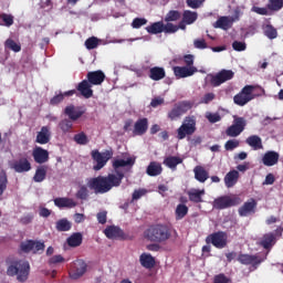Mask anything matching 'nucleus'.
<instances>
[{"mask_svg":"<svg viewBox=\"0 0 283 283\" xmlns=\"http://www.w3.org/2000/svg\"><path fill=\"white\" fill-rule=\"evenodd\" d=\"M118 177L114 174H108L107 176H97L91 178L87 182V187L94 191V193H107L114 189V187H120L123 178H125L124 172H117Z\"/></svg>","mask_w":283,"mask_h":283,"instance_id":"f257e3e1","label":"nucleus"},{"mask_svg":"<svg viewBox=\"0 0 283 283\" xmlns=\"http://www.w3.org/2000/svg\"><path fill=\"white\" fill-rule=\"evenodd\" d=\"M7 275L9 277H17L18 282H28L30 277V262L21 259L8 258L6 260Z\"/></svg>","mask_w":283,"mask_h":283,"instance_id":"f03ea898","label":"nucleus"},{"mask_svg":"<svg viewBox=\"0 0 283 283\" xmlns=\"http://www.w3.org/2000/svg\"><path fill=\"white\" fill-rule=\"evenodd\" d=\"M171 238V229L167 224H155L150 226L145 231V239L150 242H167Z\"/></svg>","mask_w":283,"mask_h":283,"instance_id":"7ed1b4c3","label":"nucleus"},{"mask_svg":"<svg viewBox=\"0 0 283 283\" xmlns=\"http://www.w3.org/2000/svg\"><path fill=\"white\" fill-rule=\"evenodd\" d=\"M238 205H242V199L240 197L221 196L213 200L212 207L213 209L222 211V209H230V207H238Z\"/></svg>","mask_w":283,"mask_h":283,"instance_id":"20e7f679","label":"nucleus"},{"mask_svg":"<svg viewBox=\"0 0 283 283\" xmlns=\"http://www.w3.org/2000/svg\"><path fill=\"white\" fill-rule=\"evenodd\" d=\"M21 253H33L34 255L43 253L45 251V243L36 240H25L20 243Z\"/></svg>","mask_w":283,"mask_h":283,"instance_id":"39448f33","label":"nucleus"},{"mask_svg":"<svg viewBox=\"0 0 283 283\" xmlns=\"http://www.w3.org/2000/svg\"><path fill=\"white\" fill-rule=\"evenodd\" d=\"M193 134H196V118L191 116L185 117L184 123L177 129L178 140H184V138L193 136Z\"/></svg>","mask_w":283,"mask_h":283,"instance_id":"423d86ee","label":"nucleus"},{"mask_svg":"<svg viewBox=\"0 0 283 283\" xmlns=\"http://www.w3.org/2000/svg\"><path fill=\"white\" fill-rule=\"evenodd\" d=\"M92 159L96 165L93 167L94 171H101L109 160H112V157L114 156V151L112 150H105L104 153L98 151L97 149L91 151Z\"/></svg>","mask_w":283,"mask_h":283,"instance_id":"0eeeda50","label":"nucleus"},{"mask_svg":"<svg viewBox=\"0 0 283 283\" xmlns=\"http://www.w3.org/2000/svg\"><path fill=\"white\" fill-rule=\"evenodd\" d=\"M253 92H255V86L252 85H245L240 93L234 95L233 102L235 105H239V107H244L247 103H251L253 98H255V95H253Z\"/></svg>","mask_w":283,"mask_h":283,"instance_id":"6e6552de","label":"nucleus"},{"mask_svg":"<svg viewBox=\"0 0 283 283\" xmlns=\"http://www.w3.org/2000/svg\"><path fill=\"white\" fill-rule=\"evenodd\" d=\"M206 243L212 244L216 249H226L229 244V235L224 231H217L206 238Z\"/></svg>","mask_w":283,"mask_h":283,"instance_id":"1a4fd4ad","label":"nucleus"},{"mask_svg":"<svg viewBox=\"0 0 283 283\" xmlns=\"http://www.w3.org/2000/svg\"><path fill=\"white\" fill-rule=\"evenodd\" d=\"M247 127V119L244 117H239L233 115V124L226 129V135L230 138H238Z\"/></svg>","mask_w":283,"mask_h":283,"instance_id":"9d476101","label":"nucleus"},{"mask_svg":"<svg viewBox=\"0 0 283 283\" xmlns=\"http://www.w3.org/2000/svg\"><path fill=\"white\" fill-rule=\"evenodd\" d=\"M233 76H235V73H233V71L223 69L214 75L209 74L208 78L212 87H220L222 83H227V81H231Z\"/></svg>","mask_w":283,"mask_h":283,"instance_id":"9b49d317","label":"nucleus"},{"mask_svg":"<svg viewBox=\"0 0 283 283\" xmlns=\"http://www.w3.org/2000/svg\"><path fill=\"white\" fill-rule=\"evenodd\" d=\"M193 107V103L189 101H182L174 105L170 112H168L169 120H178L180 116L187 114L189 109Z\"/></svg>","mask_w":283,"mask_h":283,"instance_id":"f8f14e48","label":"nucleus"},{"mask_svg":"<svg viewBox=\"0 0 283 283\" xmlns=\"http://www.w3.org/2000/svg\"><path fill=\"white\" fill-rule=\"evenodd\" d=\"M85 273H87V263L85 261L77 259L71 263V269L69 272L71 280H81Z\"/></svg>","mask_w":283,"mask_h":283,"instance_id":"ddd939ff","label":"nucleus"},{"mask_svg":"<svg viewBox=\"0 0 283 283\" xmlns=\"http://www.w3.org/2000/svg\"><path fill=\"white\" fill-rule=\"evenodd\" d=\"M10 168L14 170L15 174H25L32 169V164L28 159V157L20 158L14 160Z\"/></svg>","mask_w":283,"mask_h":283,"instance_id":"4468645a","label":"nucleus"},{"mask_svg":"<svg viewBox=\"0 0 283 283\" xmlns=\"http://www.w3.org/2000/svg\"><path fill=\"white\" fill-rule=\"evenodd\" d=\"M85 114V108L82 106H74L73 104L64 108V115L69 117V120L76 122Z\"/></svg>","mask_w":283,"mask_h":283,"instance_id":"2eb2a0df","label":"nucleus"},{"mask_svg":"<svg viewBox=\"0 0 283 283\" xmlns=\"http://www.w3.org/2000/svg\"><path fill=\"white\" fill-rule=\"evenodd\" d=\"M238 262L240 264H244L245 266H253V269H258L260 264H262V259L259 255H251V254H239Z\"/></svg>","mask_w":283,"mask_h":283,"instance_id":"dca6fc26","label":"nucleus"},{"mask_svg":"<svg viewBox=\"0 0 283 283\" xmlns=\"http://www.w3.org/2000/svg\"><path fill=\"white\" fill-rule=\"evenodd\" d=\"M255 209H258V201L251 198L247 202L243 203L238 210V213L241 218H247V216H251V213H255Z\"/></svg>","mask_w":283,"mask_h":283,"instance_id":"f3484780","label":"nucleus"},{"mask_svg":"<svg viewBox=\"0 0 283 283\" xmlns=\"http://www.w3.org/2000/svg\"><path fill=\"white\" fill-rule=\"evenodd\" d=\"M32 156H33L34 163H36L38 165H45V163L50 160V151H48L46 149L40 146H36L33 149Z\"/></svg>","mask_w":283,"mask_h":283,"instance_id":"a211bd4d","label":"nucleus"},{"mask_svg":"<svg viewBox=\"0 0 283 283\" xmlns=\"http://www.w3.org/2000/svg\"><path fill=\"white\" fill-rule=\"evenodd\" d=\"M104 234L108 240H124L125 239V232L123 229L116 226H108L104 230Z\"/></svg>","mask_w":283,"mask_h":283,"instance_id":"6ab92c4d","label":"nucleus"},{"mask_svg":"<svg viewBox=\"0 0 283 283\" xmlns=\"http://www.w3.org/2000/svg\"><path fill=\"white\" fill-rule=\"evenodd\" d=\"M174 74L177 78H187L189 76H193L196 72H198V67L196 66H174Z\"/></svg>","mask_w":283,"mask_h":283,"instance_id":"aec40b11","label":"nucleus"},{"mask_svg":"<svg viewBox=\"0 0 283 283\" xmlns=\"http://www.w3.org/2000/svg\"><path fill=\"white\" fill-rule=\"evenodd\" d=\"M233 23H235V19L233 17L222 15L213 23V28L224 30L227 32V30H231V28H233Z\"/></svg>","mask_w":283,"mask_h":283,"instance_id":"412c9836","label":"nucleus"},{"mask_svg":"<svg viewBox=\"0 0 283 283\" xmlns=\"http://www.w3.org/2000/svg\"><path fill=\"white\" fill-rule=\"evenodd\" d=\"M147 129H149V119H147V117H143L136 120L133 134L135 136H145V134H147Z\"/></svg>","mask_w":283,"mask_h":283,"instance_id":"4be33fe9","label":"nucleus"},{"mask_svg":"<svg viewBox=\"0 0 283 283\" xmlns=\"http://www.w3.org/2000/svg\"><path fill=\"white\" fill-rule=\"evenodd\" d=\"M86 81L91 83V85H103L105 82V73L101 70L91 71L86 74Z\"/></svg>","mask_w":283,"mask_h":283,"instance_id":"5701e85b","label":"nucleus"},{"mask_svg":"<svg viewBox=\"0 0 283 283\" xmlns=\"http://www.w3.org/2000/svg\"><path fill=\"white\" fill-rule=\"evenodd\" d=\"M92 86L93 85H91L87 80H83L77 84L76 90L84 98H92V96H94V90H92Z\"/></svg>","mask_w":283,"mask_h":283,"instance_id":"b1692460","label":"nucleus"},{"mask_svg":"<svg viewBox=\"0 0 283 283\" xmlns=\"http://www.w3.org/2000/svg\"><path fill=\"white\" fill-rule=\"evenodd\" d=\"M136 165V159L128 157L125 159H115L113 160V169L115 170V176L118 177V174H123V171L118 170L120 167H134Z\"/></svg>","mask_w":283,"mask_h":283,"instance_id":"393cba45","label":"nucleus"},{"mask_svg":"<svg viewBox=\"0 0 283 283\" xmlns=\"http://www.w3.org/2000/svg\"><path fill=\"white\" fill-rule=\"evenodd\" d=\"M280 161V154L274 150H269L263 155L262 163L265 167H273Z\"/></svg>","mask_w":283,"mask_h":283,"instance_id":"a878e982","label":"nucleus"},{"mask_svg":"<svg viewBox=\"0 0 283 283\" xmlns=\"http://www.w3.org/2000/svg\"><path fill=\"white\" fill-rule=\"evenodd\" d=\"M51 137L52 133H50V127L42 126L41 130L36 134L35 143H38V145H48V143H50Z\"/></svg>","mask_w":283,"mask_h":283,"instance_id":"bb28decb","label":"nucleus"},{"mask_svg":"<svg viewBox=\"0 0 283 283\" xmlns=\"http://www.w3.org/2000/svg\"><path fill=\"white\" fill-rule=\"evenodd\" d=\"M205 189H190L187 192L188 199L190 202H193L195 205H200V202H205V200L202 199V197L205 196Z\"/></svg>","mask_w":283,"mask_h":283,"instance_id":"cd10ccee","label":"nucleus"},{"mask_svg":"<svg viewBox=\"0 0 283 283\" xmlns=\"http://www.w3.org/2000/svg\"><path fill=\"white\" fill-rule=\"evenodd\" d=\"M239 178H240V172H238V170L229 171L224 177L226 187L228 189H231V187H235V185H238Z\"/></svg>","mask_w":283,"mask_h":283,"instance_id":"c85d7f7f","label":"nucleus"},{"mask_svg":"<svg viewBox=\"0 0 283 283\" xmlns=\"http://www.w3.org/2000/svg\"><path fill=\"white\" fill-rule=\"evenodd\" d=\"M148 76L151 81H163V78L167 76V73L165 72L164 67L154 66L149 70Z\"/></svg>","mask_w":283,"mask_h":283,"instance_id":"c756f323","label":"nucleus"},{"mask_svg":"<svg viewBox=\"0 0 283 283\" xmlns=\"http://www.w3.org/2000/svg\"><path fill=\"white\" fill-rule=\"evenodd\" d=\"M74 94H76V90H71L64 93H60L50 99V105H53V106L60 105V103H63V101H65V97L74 96Z\"/></svg>","mask_w":283,"mask_h":283,"instance_id":"7c9ffc66","label":"nucleus"},{"mask_svg":"<svg viewBox=\"0 0 283 283\" xmlns=\"http://www.w3.org/2000/svg\"><path fill=\"white\" fill-rule=\"evenodd\" d=\"M139 262L144 269H154L156 266V259L151 254H140Z\"/></svg>","mask_w":283,"mask_h":283,"instance_id":"2f4dec72","label":"nucleus"},{"mask_svg":"<svg viewBox=\"0 0 283 283\" xmlns=\"http://www.w3.org/2000/svg\"><path fill=\"white\" fill-rule=\"evenodd\" d=\"M146 174L150 177L160 176V174H163V165L157 161H150L147 166Z\"/></svg>","mask_w":283,"mask_h":283,"instance_id":"473e14b6","label":"nucleus"},{"mask_svg":"<svg viewBox=\"0 0 283 283\" xmlns=\"http://www.w3.org/2000/svg\"><path fill=\"white\" fill-rule=\"evenodd\" d=\"M55 207H59L60 209H63L66 207V209H74L76 207V201L70 198H55L54 199Z\"/></svg>","mask_w":283,"mask_h":283,"instance_id":"72a5a7b5","label":"nucleus"},{"mask_svg":"<svg viewBox=\"0 0 283 283\" xmlns=\"http://www.w3.org/2000/svg\"><path fill=\"white\" fill-rule=\"evenodd\" d=\"M193 174L198 182H207V180H209V171L202 166H196L193 168Z\"/></svg>","mask_w":283,"mask_h":283,"instance_id":"f704fd0d","label":"nucleus"},{"mask_svg":"<svg viewBox=\"0 0 283 283\" xmlns=\"http://www.w3.org/2000/svg\"><path fill=\"white\" fill-rule=\"evenodd\" d=\"M247 145H249V147H252V149H254L255 151H258V149H262V138H260V136L258 135H251L245 139Z\"/></svg>","mask_w":283,"mask_h":283,"instance_id":"c9c22d12","label":"nucleus"},{"mask_svg":"<svg viewBox=\"0 0 283 283\" xmlns=\"http://www.w3.org/2000/svg\"><path fill=\"white\" fill-rule=\"evenodd\" d=\"M69 247L76 249V247H81L83 244V234L81 232H75L66 240Z\"/></svg>","mask_w":283,"mask_h":283,"instance_id":"e433bc0d","label":"nucleus"},{"mask_svg":"<svg viewBox=\"0 0 283 283\" xmlns=\"http://www.w3.org/2000/svg\"><path fill=\"white\" fill-rule=\"evenodd\" d=\"M260 244L263 249H271L275 244V234L273 232L265 233Z\"/></svg>","mask_w":283,"mask_h":283,"instance_id":"4c0bfd02","label":"nucleus"},{"mask_svg":"<svg viewBox=\"0 0 283 283\" xmlns=\"http://www.w3.org/2000/svg\"><path fill=\"white\" fill-rule=\"evenodd\" d=\"M182 20H184V23H186L187 25H191L196 23V21H198V12L186 10L182 13Z\"/></svg>","mask_w":283,"mask_h":283,"instance_id":"58836bf2","label":"nucleus"},{"mask_svg":"<svg viewBox=\"0 0 283 283\" xmlns=\"http://www.w3.org/2000/svg\"><path fill=\"white\" fill-rule=\"evenodd\" d=\"M187 213H189V207L185 203H179L175 209V219L177 221L182 220L186 218Z\"/></svg>","mask_w":283,"mask_h":283,"instance_id":"ea45409f","label":"nucleus"},{"mask_svg":"<svg viewBox=\"0 0 283 283\" xmlns=\"http://www.w3.org/2000/svg\"><path fill=\"white\" fill-rule=\"evenodd\" d=\"M146 31L148 32V34H163L164 22L163 21L154 22L150 25L146 27Z\"/></svg>","mask_w":283,"mask_h":283,"instance_id":"a19ab883","label":"nucleus"},{"mask_svg":"<svg viewBox=\"0 0 283 283\" xmlns=\"http://www.w3.org/2000/svg\"><path fill=\"white\" fill-rule=\"evenodd\" d=\"M4 50H11V52L19 53L21 52V43L9 38L4 41Z\"/></svg>","mask_w":283,"mask_h":283,"instance_id":"79ce46f5","label":"nucleus"},{"mask_svg":"<svg viewBox=\"0 0 283 283\" xmlns=\"http://www.w3.org/2000/svg\"><path fill=\"white\" fill-rule=\"evenodd\" d=\"M59 128L63 134H70V132H72V129L74 128V122L70 118H64L60 120Z\"/></svg>","mask_w":283,"mask_h":283,"instance_id":"37998d69","label":"nucleus"},{"mask_svg":"<svg viewBox=\"0 0 283 283\" xmlns=\"http://www.w3.org/2000/svg\"><path fill=\"white\" fill-rule=\"evenodd\" d=\"M48 176V167L46 166H40L35 170V175L33 176L34 182H43Z\"/></svg>","mask_w":283,"mask_h":283,"instance_id":"c03bdc74","label":"nucleus"},{"mask_svg":"<svg viewBox=\"0 0 283 283\" xmlns=\"http://www.w3.org/2000/svg\"><path fill=\"white\" fill-rule=\"evenodd\" d=\"M164 165H166V167H169V169H176L178 165H182V158L176 156L166 157L164 160Z\"/></svg>","mask_w":283,"mask_h":283,"instance_id":"a18cd8bd","label":"nucleus"},{"mask_svg":"<svg viewBox=\"0 0 283 283\" xmlns=\"http://www.w3.org/2000/svg\"><path fill=\"white\" fill-rule=\"evenodd\" d=\"M262 30H263L264 36H266L271 41H273V39H275L277 36V29H275V27H273V24H264L262 27Z\"/></svg>","mask_w":283,"mask_h":283,"instance_id":"49530a36","label":"nucleus"},{"mask_svg":"<svg viewBox=\"0 0 283 283\" xmlns=\"http://www.w3.org/2000/svg\"><path fill=\"white\" fill-rule=\"evenodd\" d=\"M55 229L60 232L70 231V229H72V222H70L67 219H60L55 223Z\"/></svg>","mask_w":283,"mask_h":283,"instance_id":"de8ad7c7","label":"nucleus"},{"mask_svg":"<svg viewBox=\"0 0 283 283\" xmlns=\"http://www.w3.org/2000/svg\"><path fill=\"white\" fill-rule=\"evenodd\" d=\"M266 8L271 12H280L283 8V0H268Z\"/></svg>","mask_w":283,"mask_h":283,"instance_id":"09e8293b","label":"nucleus"},{"mask_svg":"<svg viewBox=\"0 0 283 283\" xmlns=\"http://www.w3.org/2000/svg\"><path fill=\"white\" fill-rule=\"evenodd\" d=\"M181 18H182V13H180V11H178V10H170L166 14L165 21H166V23H171L174 21H180Z\"/></svg>","mask_w":283,"mask_h":283,"instance_id":"8fccbe9b","label":"nucleus"},{"mask_svg":"<svg viewBox=\"0 0 283 283\" xmlns=\"http://www.w3.org/2000/svg\"><path fill=\"white\" fill-rule=\"evenodd\" d=\"M73 139L77 145H87V143H90V138H87V135L83 132L75 134Z\"/></svg>","mask_w":283,"mask_h":283,"instance_id":"3c124183","label":"nucleus"},{"mask_svg":"<svg viewBox=\"0 0 283 283\" xmlns=\"http://www.w3.org/2000/svg\"><path fill=\"white\" fill-rule=\"evenodd\" d=\"M8 189V175L6 171H0V196Z\"/></svg>","mask_w":283,"mask_h":283,"instance_id":"603ef678","label":"nucleus"},{"mask_svg":"<svg viewBox=\"0 0 283 283\" xmlns=\"http://www.w3.org/2000/svg\"><path fill=\"white\" fill-rule=\"evenodd\" d=\"M75 196L78 200H87V198H90L87 186H81Z\"/></svg>","mask_w":283,"mask_h":283,"instance_id":"864d4df0","label":"nucleus"},{"mask_svg":"<svg viewBox=\"0 0 283 283\" xmlns=\"http://www.w3.org/2000/svg\"><path fill=\"white\" fill-rule=\"evenodd\" d=\"M86 50H96L98 48V38L91 36L85 41Z\"/></svg>","mask_w":283,"mask_h":283,"instance_id":"5fc2aeb1","label":"nucleus"},{"mask_svg":"<svg viewBox=\"0 0 283 283\" xmlns=\"http://www.w3.org/2000/svg\"><path fill=\"white\" fill-rule=\"evenodd\" d=\"M238 147H240V140L238 139H230L224 144L226 151H233V149H238Z\"/></svg>","mask_w":283,"mask_h":283,"instance_id":"6e6d98bb","label":"nucleus"},{"mask_svg":"<svg viewBox=\"0 0 283 283\" xmlns=\"http://www.w3.org/2000/svg\"><path fill=\"white\" fill-rule=\"evenodd\" d=\"M0 20L3 21L7 28H10V25L14 24V17L12 14L2 13L0 14Z\"/></svg>","mask_w":283,"mask_h":283,"instance_id":"4d7b16f0","label":"nucleus"},{"mask_svg":"<svg viewBox=\"0 0 283 283\" xmlns=\"http://www.w3.org/2000/svg\"><path fill=\"white\" fill-rule=\"evenodd\" d=\"M164 32L165 34H176V32H178V25L167 22L164 24Z\"/></svg>","mask_w":283,"mask_h":283,"instance_id":"13d9d810","label":"nucleus"},{"mask_svg":"<svg viewBox=\"0 0 283 283\" xmlns=\"http://www.w3.org/2000/svg\"><path fill=\"white\" fill-rule=\"evenodd\" d=\"M251 12H255V14H260L261 17H269V8L268 7H252Z\"/></svg>","mask_w":283,"mask_h":283,"instance_id":"bf43d9fd","label":"nucleus"},{"mask_svg":"<svg viewBox=\"0 0 283 283\" xmlns=\"http://www.w3.org/2000/svg\"><path fill=\"white\" fill-rule=\"evenodd\" d=\"M143 25H147V19H145V18H135L132 22V27L135 30L143 28Z\"/></svg>","mask_w":283,"mask_h":283,"instance_id":"052dcab7","label":"nucleus"},{"mask_svg":"<svg viewBox=\"0 0 283 283\" xmlns=\"http://www.w3.org/2000/svg\"><path fill=\"white\" fill-rule=\"evenodd\" d=\"M206 118L209 120V123H220L222 120V117L219 113H207Z\"/></svg>","mask_w":283,"mask_h":283,"instance_id":"680f3d73","label":"nucleus"},{"mask_svg":"<svg viewBox=\"0 0 283 283\" xmlns=\"http://www.w3.org/2000/svg\"><path fill=\"white\" fill-rule=\"evenodd\" d=\"M146 193H147L146 189L134 190L133 197H132V202H134V200H140L143 198V196H145Z\"/></svg>","mask_w":283,"mask_h":283,"instance_id":"e2e57ef3","label":"nucleus"},{"mask_svg":"<svg viewBox=\"0 0 283 283\" xmlns=\"http://www.w3.org/2000/svg\"><path fill=\"white\" fill-rule=\"evenodd\" d=\"M232 48H233V50H235V52H244V50H247V43L240 42V41H234L232 43Z\"/></svg>","mask_w":283,"mask_h":283,"instance_id":"0e129e2a","label":"nucleus"},{"mask_svg":"<svg viewBox=\"0 0 283 283\" xmlns=\"http://www.w3.org/2000/svg\"><path fill=\"white\" fill-rule=\"evenodd\" d=\"M193 45L197 50H207V41L205 39H197L193 41Z\"/></svg>","mask_w":283,"mask_h":283,"instance_id":"69168bd1","label":"nucleus"},{"mask_svg":"<svg viewBox=\"0 0 283 283\" xmlns=\"http://www.w3.org/2000/svg\"><path fill=\"white\" fill-rule=\"evenodd\" d=\"M97 221L99 224L107 223V211L103 210L96 214Z\"/></svg>","mask_w":283,"mask_h":283,"instance_id":"338daca9","label":"nucleus"},{"mask_svg":"<svg viewBox=\"0 0 283 283\" xmlns=\"http://www.w3.org/2000/svg\"><path fill=\"white\" fill-rule=\"evenodd\" d=\"M229 277L224 274H219L214 276L213 283H229Z\"/></svg>","mask_w":283,"mask_h":283,"instance_id":"774afa93","label":"nucleus"}]
</instances>
